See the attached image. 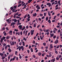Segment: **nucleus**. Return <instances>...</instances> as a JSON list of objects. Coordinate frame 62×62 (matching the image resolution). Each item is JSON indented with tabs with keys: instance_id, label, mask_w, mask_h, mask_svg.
Segmentation results:
<instances>
[{
	"instance_id": "21",
	"label": "nucleus",
	"mask_w": 62,
	"mask_h": 62,
	"mask_svg": "<svg viewBox=\"0 0 62 62\" xmlns=\"http://www.w3.org/2000/svg\"><path fill=\"white\" fill-rule=\"evenodd\" d=\"M46 21H47V20H48V17L47 16V17H46Z\"/></svg>"
},
{
	"instance_id": "35",
	"label": "nucleus",
	"mask_w": 62,
	"mask_h": 62,
	"mask_svg": "<svg viewBox=\"0 0 62 62\" xmlns=\"http://www.w3.org/2000/svg\"><path fill=\"white\" fill-rule=\"evenodd\" d=\"M9 32L10 34V33H12V31H9Z\"/></svg>"
},
{
	"instance_id": "27",
	"label": "nucleus",
	"mask_w": 62,
	"mask_h": 62,
	"mask_svg": "<svg viewBox=\"0 0 62 62\" xmlns=\"http://www.w3.org/2000/svg\"><path fill=\"white\" fill-rule=\"evenodd\" d=\"M6 58L5 57H2V59H5Z\"/></svg>"
},
{
	"instance_id": "11",
	"label": "nucleus",
	"mask_w": 62,
	"mask_h": 62,
	"mask_svg": "<svg viewBox=\"0 0 62 62\" xmlns=\"http://www.w3.org/2000/svg\"><path fill=\"white\" fill-rule=\"evenodd\" d=\"M33 15L34 17L36 16H37V13H35L34 14H33Z\"/></svg>"
},
{
	"instance_id": "26",
	"label": "nucleus",
	"mask_w": 62,
	"mask_h": 62,
	"mask_svg": "<svg viewBox=\"0 0 62 62\" xmlns=\"http://www.w3.org/2000/svg\"><path fill=\"white\" fill-rule=\"evenodd\" d=\"M26 17H27V15H25L24 17V18H26Z\"/></svg>"
},
{
	"instance_id": "25",
	"label": "nucleus",
	"mask_w": 62,
	"mask_h": 62,
	"mask_svg": "<svg viewBox=\"0 0 62 62\" xmlns=\"http://www.w3.org/2000/svg\"><path fill=\"white\" fill-rule=\"evenodd\" d=\"M16 14H15L14 15V18H16Z\"/></svg>"
},
{
	"instance_id": "41",
	"label": "nucleus",
	"mask_w": 62,
	"mask_h": 62,
	"mask_svg": "<svg viewBox=\"0 0 62 62\" xmlns=\"http://www.w3.org/2000/svg\"><path fill=\"white\" fill-rule=\"evenodd\" d=\"M20 33L21 35H22L23 34V32L21 31Z\"/></svg>"
},
{
	"instance_id": "14",
	"label": "nucleus",
	"mask_w": 62,
	"mask_h": 62,
	"mask_svg": "<svg viewBox=\"0 0 62 62\" xmlns=\"http://www.w3.org/2000/svg\"><path fill=\"white\" fill-rule=\"evenodd\" d=\"M48 22L49 23H51V20H49L48 21Z\"/></svg>"
},
{
	"instance_id": "2",
	"label": "nucleus",
	"mask_w": 62,
	"mask_h": 62,
	"mask_svg": "<svg viewBox=\"0 0 62 62\" xmlns=\"http://www.w3.org/2000/svg\"><path fill=\"white\" fill-rule=\"evenodd\" d=\"M10 43L12 46V45H14V41H13L12 42V43H11V42H10Z\"/></svg>"
},
{
	"instance_id": "1",
	"label": "nucleus",
	"mask_w": 62,
	"mask_h": 62,
	"mask_svg": "<svg viewBox=\"0 0 62 62\" xmlns=\"http://www.w3.org/2000/svg\"><path fill=\"white\" fill-rule=\"evenodd\" d=\"M57 43H58V40L57 39L55 41L54 43H55V44H57Z\"/></svg>"
},
{
	"instance_id": "22",
	"label": "nucleus",
	"mask_w": 62,
	"mask_h": 62,
	"mask_svg": "<svg viewBox=\"0 0 62 62\" xmlns=\"http://www.w3.org/2000/svg\"><path fill=\"white\" fill-rule=\"evenodd\" d=\"M35 41L33 40V42H32V43H33V44H35Z\"/></svg>"
},
{
	"instance_id": "53",
	"label": "nucleus",
	"mask_w": 62,
	"mask_h": 62,
	"mask_svg": "<svg viewBox=\"0 0 62 62\" xmlns=\"http://www.w3.org/2000/svg\"><path fill=\"white\" fill-rule=\"evenodd\" d=\"M53 33H55L56 32V31H55V30H54L53 31Z\"/></svg>"
},
{
	"instance_id": "52",
	"label": "nucleus",
	"mask_w": 62,
	"mask_h": 62,
	"mask_svg": "<svg viewBox=\"0 0 62 62\" xmlns=\"http://www.w3.org/2000/svg\"><path fill=\"white\" fill-rule=\"evenodd\" d=\"M12 8V7H11L10 8L11 10H12L13 9Z\"/></svg>"
},
{
	"instance_id": "36",
	"label": "nucleus",
	"mask_w": 62,
	"mask_h": 62,
	"mask_svg": "<svg viewBox=\"0 0 62 62\" xmlns=\"http://www.w3.org/2000/svg\"><path fill=\"white\" fill-rule=\"evenodd\" d=\"M8 59H10V55H9L8 56Z\"/></svg>"
},
{
	"instance_id": "13",
	"label": "nucleus",
	"mask_w": 62,
	"mask_h": 62,
	"mask_svg": "<svg viewBox=\"0 0 62 62\" xmlns=\"http://www.w3.org/2000/svg\"><path fill=\"white\" fill-rule=\"evenodd\" d=\"M32 1V0H29L28 1V3H31V1Z\"/></svg>"
},
{
	"instance_id": "57",
	"label": "nucleus",
	"mask_w": 62,
	"mask_h": 62,
	"mask_svg": "<svg viewBox=\"0 0 62 62\" xmlns=\"http://www.w3.org/2000/svg\"><path fill=\"white\" fill-rule=\"evenodd\" d=\"M44 16H46V13H44Z\"/></svg>"
},
{
	"instance_id": "15",
	"label": "nucleus",
	"mask_w": 62,
	"mask_h": 62,
	"mask_svg": "<svg viewBox=\"0 0 62 62\" xmlns=\"http://www.w3.org/2000/svg\"><path fill=\"white\" fill-rule=\"evenodd\" d=\"M3 38H1V41H0V42H1V43H2V42L3 40Z\"/></svg>"
},
{
	"instance_id": "17",
	"label": "nucleus",
	"mask_w": 62,
	"mask_h": 62,
	"mask_svg": "<svg viewBox=\"0 0 62 62\" xmlns=\"http://www.w3.org/2000/svg\"><path fill=\"white\" fill-rule=\"evenodd\" d=\"M4 55V54L2 53H0V55L1 56H3Z\"/></svg>"
},
{
	"instance_id": "54",
	"label": "nucleus",
	"mask_w": 62,
	"mask_h": 62,
	"mask_svg": "<svg viewBox=\"0 0 62 62\" xmlns=\"http://www.w3.org/2000/svg\"><path fill=\"white\" fill-rule=\"evenodd\" d=\"M56 17V16H55L54 18V19H55Z\"/></svg>"
},
{
	"instance_id": "46",
	"label": "nucleus",
	"mask_w": 62,
	"mask_h": 62,
	"mask_svg": "<svg viewBox=\"0 0 62 62\" xmlns=\"http://www.w3.org/2000/svg\"><path fill=\"white\" fill-rule=\"evenodd\" d=\"M45 18V16H43L42 17V18L41 19H44V18Z\"/></svg>"
},
{
	"instance_id": "10",
	"label": "nucleus",
	"mask_w": 62,
	"mask_h": 62,
	"mask_svg": "<svg viewBox=\"0 0 62 62\" xmlns=\"http://www.w3.org/2000/svg\"><path fill=\"white\" fill-rule=\"evenodd\" d=\"M32 31H33L32 30L31 31V35H33V34H34V32H32Z\"/></svg>"
},
{
	"instance_id": "55",
	"label": "nucleus",
	"mask_w": 62,
	"mask_h": 62,
	"mask_svg": "<svg viewBox=\"0 0 62 62\" xmlns=\"http://www.w3.org/2000/svg\"><path fill=\"white\" fill-rule=\"evenodd\" d=\"M61 57H62V56H61V55H60L59 56V58H60Z\"/></svg>"
},
{
	"instance_id": "43",
	"label": "nucleus",
	"mask_w": 62,
	"mask_h": 62,
	"mask_svg": "<svg viewBox=\"0 0 62 62\" xmlns=\"http://www.w3.org/2000/svg\"><path fill=\"white\" fill-rule=\"evenodd\" d=\"M20 47L21 48H21L22 49L23 48V46H20Z\"/></svg>"
},
{
	"instance_id": "19",
	"label": "nucleus",
	"mask_w": 62,
	"mask_h": 62,
	"mask_svg": "<svg viewBox=\"0 0 62 62\" xmlns=\"http://www.w3.org/2000/svg\"><path fill=\"white\" fill-rule=\"evenodd\" d=\"M5 27H3L2 29L1 30L2 31H3V30H4L5 29Z\"/></svg>"
},
{
	"instance_id": "34",
	"label": "nucleus",
	"mask_w": 62,
	"mask_h": 62,
	"mask_svg": "<svg viewBox=\"0 0 62 62\" xmlns=\"http://www.w3.org/2000/svg\"><path fill=\"white\" fill-rule=\"evenodd\" d=\"M36 27V25L35 24H34V27Z\"/></svg>"
},
{
	"instance_id": "6",
	"label": "nucleus",
	"mask_w": 62,
	"mask_h": 62,
	"mask_svg": "<svg viewBox=\"0 0 62 62\" xmlns=\"http://www.w3.org/2000/svg\"><path fill=\"white\" fill-rule=\"evenodd\" d=\"M11 23L12 24V25L13 26H14V24H16V23L13 22Z\"/></svg>"
},
{
	"instance_id": "3",
	"label": "nucleus",
	"mask_w": 62,
	"mask_h": 62,
	"mask_svg": "<svg viewBox=\"0 0 62 62\" xmlns=\"http://www.w3.org/2000/svg\"><path fill=\"white\" fill-rule=\"evenodd\" d=\"M50 49H52V48H53V45L52 44H50Z\"/></svg>"
},
{
	"instance_id": "32",
	"label": "nucleus",
	"mask_w": 62,
	"mask_h": 62,
	"mask_svg": "<svg viewBox=\"0 0 62 62\" xmlns=\"http://www.w3.org/2000/svg\"><path fill=\"white\" fill-rule=\"evenodd\" d=\"M46 44L45 43H43V45L44 46H45V45H46Z\"/></svg>"
},
{
	"instance_id": "5",
	"label": "nucleus",
	"mask_w": 62,
	"mask_h": 62,
	"mask_svg": "<svg viewBox=\"0 0 62 62\" xmlns=\"http://www.w3.org/2000/svg\"><path fill=\"white\" fill-rule=\"evenodd\" d=\"M50 34L51 37H53L54 36V34L53 33V34L52 33H50Z\"/></svg>"
},
{
	"instance_id": "23",
	"label": "nucleus",
	"mask_w": 62,
	"mask_h": 62,
	"mask_svg": "<svg viewBox=\"0 0 62 62\" xmlns=\"http://www.w3.org/2000/svg\"><path fill=\"white\" fill-rule=\"evenodd\" d=\"M59 58H58V57H57L56 58V59L57 60H59Z\"/></svg>"
},
{
	"instance_id": "12",
	"label": "nucleus",
	"mask_w": 62,
	"mask_h": 62,
	"mask_svg": "<svg viewBox=\"0 0 62 62\" xmlns=\"http://www.w3.org/2000/svg\"><path fill=\"white\" fill-rule=\"evenodd\" d=\"M6 39H9V37L8 35L7 37H6Z\"/></svg>"
},
{
	"instance_id": "60",
	"label": "nucleus",
	"mask_w": 62,
	"mask_h": 62,
	"mask_svg": "<svg viewBox=\"0 0 62 62\" xmlns=\"http://www.w3.org/2000/svg\"><path fill=\"white\" fill-rule=\"evenodd\" d=\"M56 38V36H54V37H53V38L54 39H55Z\"/></svg>"
},
{
	"instance_id": "51",
	"label": "nucleus",
	"mask_w": 62,
	"mask_h": 62,
	"mask_svg": "<svg viewBox=\"0 0 62 62\" xmlns=\"http://www.w3.org/2000/svg\"><path fill=\"white\" fill-rule=\"evenodd\" d=\"M54 29L55 30H56V31H57L58 30L57 29H56V28H54Z\"/></svg>"
},
{
	"instance_id": "39",
	"label": "nucleus",
	"mask_w": 62,
	"mask_h": 62,
	"mask_svg": "<svg viewBox=\"0 0 62 62\" xmlns=\"http://www.w3.org/2000/svg\"><path fill=\"white\" fill-rule=\"evenodd\" d=\"M60 32H61V31H60V30H58V32L57 33H58V32L60 33Z\"/></svg>"
},
{
	"instance_id": "59",
	"label": "nucleus",
	"mask_w": 62,
	"mask_h": 62,
	"mask_svg": "<svg viewBox=\"0 0 62 62\" xmlns=\"http://www.w3.org/2000/svg\"><path fill=\"white\" fill-rule=\"evenodd\" d=\"M59 45H58L56 47L57 49H58V48H59Z\"/></svg>"
},
{
	"instance_id": "47",
	"label": "nucleus",
	"mask_w": 62,
	"mask_h": 62,
	"mask_svg": "<svg viewBox=\"0 0 62 62\" xmlns=\"http://www.w3.org/2000/svg\"><path fill=\"white\" fill-rule=\"evenodd\" d=\"M19 27H22V25H20L18 26Z\"/></svg>"
},
{
	"instance_id": "33",
	"label": "nucleus",
	"mask_w": 62,
	"mask_h": 62,
	"mask_svg": "<svg viewBox=\"0 0 62 62\" xmlns=\"http://www.w3.org/2000/svg\"><path fill=\"white\" fill-rule=\"evenodd\" d=\"M2 39L4 40V39H6V37H3Z\"/></svg>"
},
{
	"instance_id": "16",
	"label": "nucleus",
	"mask_w": 62,
	"mask_h": 62,
	"mask_svg": "<svg viewBox=\"0 0 62 62\" xmlns=\"http://www.w3.org/2000/svg\"><path fill=\"white\" fill-rule=\"evenodd\" d=\"M25 26H24V27H23V28H22V31H23V30H24V29H25Z\"/></svg>"
},
{
	"instance_id": "61",
	"label": "nucleus",
	"mask_w": 62,
	"mask_h": 62,
	"mask_svg": "<svg viewBox=\"0 0 62 62\" xmlns=\"http://www.w3.org/2000/svg\"><path fill=\"white\" fill-rule=\"evenodd\" d=\"M55 61V58H54L53 60V62H54Z\"/></svg>"
},
{
	"instance_id": "64",
	"label": "nucleus",
	"mask_w": 62,
	"mask_h": 62,
	"mask_svg": "<svg viewBox=\"0 0 62 62\" xmlns=\"http://www.w3.org/2000/svg\"><path fill=\"white\" fill-rule=\"evenodd\" d=\"M20 59H22V56H19Z\"/></svg>"
},
{
	"instance_id": "20",
	"label": "nucleus",
	"mask_w": 62,
	"mask_h": 62,
	"mask_svg": "<svg viewBox=\"0 0 62 62\" xmlns=\"http://www.w3.org/2000/svg\"><path fill=\"white\" fill-rule=\"evenodd\" d=\"M31 52H33V48H31L30 49Z\"/></svg>"
},
{
	"instance_id": "7",
	"label": "nucleus",
	"mask_w": 62,
	"mask_h": 62,
	"mask_svg": "<svg viewBox=\"0 0 62 62\" xmlns=\"http://www.w3.org/2000/svg\"><path fill=\"white\" fill-rule=\"evenodd\" d=\"M8 50L9 51V53H11V51L12 50H11V49H10V48H8Z\"/></svg>"
},
{
	"instance_id": "30",
	"label": "nucleus",
	"mask_w": 62,
	"mask_h": 62,
	"mask_svg": "<svg viewBox=\"0 0 62 62\" xmlns=\"http://www.w3.org/2000/svg\"><path fill=\"white\" fill-rule=\"evenodd\" d=\"M26 39H27L26 38L25 39V38H23V40H25V41H26Z\"/></svg>"
},
{
	"instance_id": "44",
	"label": "nucleus",
	"mask_w": 62,
	"mask_h": 62,
	"mask_svg": "<svg viewBox=\"0 0 62 62\" xmlns=\"http://www.w3.org/2000/svg\"><path fill=\"white\" fill-rule=\"evenodd\" d=\"M6 44L5 43L3 44V45L4 46H6Z\"/></svg>"
},
{
	"instance_id": "29",
	"label": "nucleus",
	"mask_w": 62,
	"mask_h": 62,
	"mask_svg": "<svg viewBox=\"0 0 62 62\" xmlns=\"http://www.w3.org/2000/svg\"><path fill=\"white\" fill-rule=\"evenodd\" d=\"M14 8H15V9L16 8H17V6L16 5L15 6H14Z\"/></svg>"
},
{
	"instance_id": "28",
	"label": "nucleus",
	"mask_w": 62,
	"mask_h": 62,
	"mask_svg": "<svg viewBox=\"0 0 62 62\" xmlns=\"http://www.w3.org/2000/svg\"><path fill=\"white\" fill-rule=\"evenodd\" d=\"M14 31H16V32H17L18 31V30L17 29H15Z\"/></svg>"
},
{
	"instance_id": "45",
	"label": "nucleus",
	"mask_w": 62,
	"mask_h": 62,
	"mask_svg": "<svg viewBox=\"0 0 62 62\" xmlns=\"http://www.w3.org/2000/svg\"><path fill=\"white\" fill-rule=\"evenodd\" d=\"M7 46L8 48H9V47H10V45H7Z\"/></svg>"
},
{
	"instance_id": "9",
	"label": "nucleus",
	"mask_w": 62,
	"mask_h": 62,
	"mask_svg": "<svg viewBox=\"0 0 62 62\" xmlns=\"http://www.w3.org/2000/svg\"><path fill=\"white\" fill-rule=\"evenodd\" d=\"M15 59H14V58H11L10 60V62H11V61H14Z\"/></svg>"
},
{
	"instance_id": "62",
	"label": "nucleus",
	"mask_w": 62,
	"mask_h": 62,
	"mask_svg": "<svg viewBox=\"0 0 62 62\" xmlns=\"http://www.w3.org/2000/svg\"><path fill=\"white\" fill-rule=\"evenodd\" d=\"M25 3H24L23 4H22V6H24V5H25Z\"/></svg>"
},
{
	"instance_id": "8",
	"label": "nucleus",
	"mask_w": 62,
	"mask_h": 62,
	"mask_svg": "<svg viewBox=\"0 0 62 62\" xmlns=\"http://www.w3.org/2000/svg\"><path fill=\"white\" fill-rule=\"evenodd\" d=\"M42 53L40 52H39L38 53V55L39 56H40V55H41Z\"/></svg>"
},
{
	"instance_id": "38",
	"label": "nucleus",
	"mask_w": 62,
	"mask_h": 62,
	"mask_svg": "<svg viewBox=\"0 0 62 62\" xmlns=\"http://www.w3.org/2000/svg\"><path fill=\"white\" fill-rule=\"evenodd\" d=\"M40 16H43V15L42 14H40Z\"/></svg>"
},
{
	"instance_id": "56",
	"label": "nucleus",
	"mask_w": 62,
	"mask_h": 62,
	"mask_svg": "<svg viewBox=\"0 0 62 62\" xmlns=\"http://www.w3.org/2000/svg\"><path fill=\"white\" fill-rule=\"evenodd\" d=\"M27 52H28V54H29L30 52V51H29V50H27Z\"/></svg>"
},
{
	"instance_id": "42",
	"label": "nucleus",
	"mask_w": 62,
	"mask_h": 62,
	"mask_svg": "<svg viewBox=\"0 0 62 62\" xmlns=\"http://www.w3.org/2000/svg\"><path fill=\"white\" fill-rule=\"evenodd\" d=\"M50 4H51V3H47L46 4V5H49Z\"/></svg>"
},
{
	"instance_id": "24",
	"label": "nucleus",
	"mask_w": 62,
	"mask_h": 62,
	"mask_svg": "<svg viewBox=\"0 0 62 62\" xmlns=\"http://www.w3.org/2000/svg\"><path fill=\"white\" fill-rule=\"evenodd\" d=\"M22 5V4H20L18 5V7H20V6H21Z\"/></svg>"
},
{
	"instance_id": "63",
	"label": "nucleus",
	"mask_w": 62,
	"mask_h": 62,
	"mask_svg": "<svg viewBox=\"0 0 62 62\" xmlns=\"http://www.w3.org/2000/svg\"><path fill=\"white\" fill-rule=\"evenodd\" d=\"M16 15H18V14H19V12H17V13L16 14Z\"/></svg>"
},
{
	"instance_id": "18",
	"label": "nucleus",
	"mask_w": 62,
	"mask_h": 62,
	"mask_svg": "<svg viewBox=\"0 0 62 62\" xmlns=\"http://www.w3.org/2000/svg\"><path fill=\"white\" fill-rule=\"evenodd\" d=\"M17 22V20H16V19H15L14 22H15V23H16V22Z\"/></svg>"
},
{
	"instance_id": "58",
	"label": "nucleus",
	"mask_w": 62,
	"mask_h": 62,
	"mask_svg": "<svg viewBox=\"0 0 62 62\" xmlns=\"http://www.w3.org/2000/svg\"><path fill=\"white\" fill-rule=\"evenodd\" d=\"M54 3H55V2H52V5H54Z\"/></svg>"
},
{
	"instance_id": "50",
	"label": "nucleus",
	"mask_w": 62,
	"mask_h": 62,
	"mask_svg": "<svg viewBox=\"0 0 62 62\" xmlns=\"http://www.w3.org/2000/svg\"><path fill=\"white\" fill-rule=\"evenodd\" d=\"M20 18V17H18V16H16V18H17V19L19 18Z\"/></svg>"
},
{
	"instance_id": "49",
	"label": "nucleus",
	"mask_w": 62,
	"mask_h": 62,
	"mask_svg": "<svg viewBox=\"0 0 62 62\" xmlns=\"http://www.w3.org/2000/svg\"><path fill=\"white\" fill-rule=\"evenodd\" d=\"M48 15L49 16H51V14H50V12H49L48 13Z\"/></svg>"
},
{
	"instance_id": "48",
	"label": "nucleus",
	"mask_w": 62,
	"mask_h": 62,
	"mask_svg": "<svg viewBox=\"0 0 62 62\" xmlns=\"http://www.w3.org/2000/svg\"><path fill=\"white\" fill-rule=\"evenodd\" d=\"M58 4H57V5H56V6H55V8H57V7H58Z\"/></svg>"
},
{
	"instance_id": "4",
	"label": "nucleus",
	"mask_w": 62,
	"mask_h": 62,
	"mask_svg": "<svg viewBox=\"0 0 62 62\" xmlns=\"http://www.w3.org/2000/svg\"><path fill=\"white\" fill-rule=\"evenodd\" d=\"M49 31H50V30H49V29L46 30L45 33H47V32H49Z\"/></svg>"
},
{
	"instance_id": "31",
	"label": "nucleus",
	"mask_w": 62,
	"mask_h": 62,
	"mask_svg": "<svg viewBox=\"0 0 62 62\" xmlns=\"http://www.w3.org/2000/svg\"><path fill=\"white\" fill-rule=\"evenodd\" d=\"M5 50H6L7 49V48H8V46H6L5 47Z\"/></svg>"
},
{
	"instance_id": "40",
	"label": "nucleus",
	"mask_w": 62,
	"mask_h": 62,
	"mask_svg": "<svg viewBox=\"0 0 62 62\" xmlns=\"http://www.w3.org/2000/svg\"><path fill=\"white\" fill-rule=\"evenodd\" d=\"M10 19H7L6 20V21H8V22H9V20Z\"/></svg>"
},
{
	"instance_id": "37",
	"label": "nucleus",
	"mask_w": 62,
	"mask_h": 62,
	"mask_svg": "<svg viewBox=\"0 0 62 62\" xmlns=\"http://www.w3.org/2000/svg\"><path fill=\"white\" fill-rule=\"evenodd\" d=\"M21 2H22V1H19L18 2V4H20V3H21Z\"/></svg>"
}]
</instances>
